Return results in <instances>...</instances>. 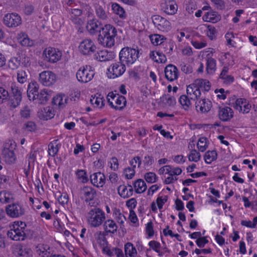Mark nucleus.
Here are the masks:
<instances>
[{"label":"nucleus","mask_w":257,"mask_h":257,"mask_svg":"<svg viewBox=\"0 0 257 257\" xmlns=\"http://www.w3.org/2000/svg\"><path fill=\"white\" fill-rule=\"evenodd\" d=\"M116 35V28L111 25L106 24L101 28V31L98 35V41L103 46L111 48L114 45V38Z\"/></svg>","instance_id":"f257e3e1"},{"label":"nucleus","mask_w":257,"mask_h":257,"mask_svg":"<svg viewBox=\"0 0 257 257\" xmlns=\"http://www.w3.org/2000/svg\"><path fill=\"white\" fill-rule=\"evenodd\" d=\"M139 57V50L129 47L122 48L119 53V60L128 67L135 64Z\"/></svg>","instance_id":"f03ea898"},{"label":"nucleus","mask_w":257,"mask_h":257,"mask_svg":"<svg viewBox=\"0 0 257 257\" xmlns=\"http://www.w3.org/2000/svg\"><path fill=\"white\" fill-rule=\"evenodd\" d=\"M88 224L91 227H97L100 226L105 219V214L98 207H94L88 211L87 215Z\"/></svg>","instance_id":"7ed1b4c3"},{"label":"nucleus","mask_w":257,"mask_h":257,"mask_svg":"<svg viewBox=\"0 0 257 257\" xmlns=\"http://www.w3.org/2000/svg\"><path fill=\"white\" fill-rule=\"evenodd\" d=\"M11 90L12 93L8 100V105L12 110L20 104L22 99V92L21 88L14 84L11 85Z\"/></svg>","instance_id":"20e7f679"},{"label":"nucleus","mask_w":257,"mask_h":257,"mask_svg":"<svg viewBox=\"0 0 257 257\" xmlns=\"http://www.w3.org/2000/svg\"><path fill=\"white\" fill-rule=\"evenodd\" d=\"M107 99L109 105L115 109L122 110L126 103V99L124 96L114 94L113 92L108 94Z\"/></svg>","instance_id":"39448f33"},{"label":"nucleus","mask_w":257,"mask_h":257,"mask_svg":"<svg viewBox=\"0 0 257 257\" xmlns=\"http://www.w3.org/2000/svg\"><path fill=\"white\" fill-rule=\"evenodd\" d=\"M16 147L15 143L11 141H9L4 144L2 155L7 163L12 164L15 162L16 157L14 150L15 149Z\"/></svg>","instance_id":"423d86ee"},{"label":"nucleus","mask_w":257,"mask_h":257,"mask_svg":"<svg viewBox=\"0 0 257 257\" xmlns=\"http://www.w3.org/2000/svg\"><path fill=\"white\" fill-rule=\"evenodd\" d=\"M2 22L7 27L14 28L22 24V19L20 16L17 13H8L3 17Z\"/></svg>","instance_id":"0eeeda50"},{"label":"nucleus","mask_w":257,"mask_h":257,"mask_svg":"<svg viewBox=\"0 0 257 257\" xmlns=\"http://www.w3.org/2000/svg\"><path fill=\"white\" fill-rule=\"evenodd\" d=\"M91 68L90 66L87 65L80 68L76 73L77 80L83 83L90 81L94 75V72Z\"/></svg>","instance_id":"6e6552de"},{"label":"nucleus","mask_w":257,"mask_h":257,"mask_svg":"<svg viewBox=\"0 0 257 257\" xmlns=\"http://www.w3.org/2000/svg\"><path fill=\"white\" fill-rule=\"evenodd\" d=\"M78 48L80 52L86 56H90L96 51V46L94 42L88 39H86L81 42Z\"/></svg>","instance_id":"1a4fd4ad"},{"label":"nucleus","mask_w":257,"mask_h":257,"mask_svg":"<svg viewBox=\"0 0 257 257\" xmlns=\"http://www.w3.org/2000/svg\"><path fill=\"white\" fill-rule=\"evenodd\" d=\"M44 60L50 63H56L58 61L62 56L61 52L54 48L49 47L43 51Z\"/></svg>","instance_id":"9d476101"},{"label":"nucleus","mask_w":257,"mask_h":257,"mask_svg":"<svg viewBox=\"0 0 257 257\" xmlns=\"http://www.w3.org/2000/svg\"><path fill=\"white\" fill-rule=\"evenodd\" d=\"M152 20L154 26L160 31L168 32L171 29L170 22L159 15H154Z\"/></svg>","instance_id":"9b49d317"},{"label":"nucleus","mask_w":257,"mask_h":257,"mask_svg":"<svg viewBox=\"0 0 257 257\" xmlns=\"http://www.w3.org/2000/svg\"><path fill=\"white\" fill-rule=\"evenodd\" d=\"M7 215L13 218L19 217L25 213V209L19 204L13 203L6 207Z\"/></svg>","instance_id":"f8f14e48"},{"label":"nucleus","mask_w":257,"mask_h":257,"mask_svg":"<svg viewBox=\"0 0 257 257\" xmlns=\"http://www.w3.org/2000/svg\"><path fill=\"white\" fill-rule=\"evenodd\" d=\"M110 67L111 68V71L108 77L112 79L121 76L126 70V65L120 60L118 62L112 64Z\"/></svg>","instance_id":"ddd939ff"},{"label":"nucleus","mask_w":257,"mask_h":257,"mask_svg":"<svg viewBox=\"0 0 257 257\" xmlns=\"http://www.w3.org/2000/svg\"><path fill=\"white\" fill-rule=\"evenodd\" d=\"M56 80L55 74L50 71H44L39 74V81L44 86L53 84Z\"/></svg>","instance_id":"4468645a"},{"label":"nucleus","mask_w":257,"mask_h":257,"mask_svg":"<svg viewBox=\"0 0 257 257\" xmlns=\"http://www.w3.org/2000/svg\"><path fill=\"white\" fill-rule=\"evenodd\" d=\"M8 237L16 241L24 240L26 237L24 230L19 228L18 226H13L7 232Z\"/></svg>","instance_id":"2eb2a0df"},{"label":"nucleus","mask_w":257,"mask_h":257,"mask_svg":"<svg viewBox=\"0 0 257 257\" xmlns=\"http://www.w3.org/2000/svg\"><path fill=\"white\" fill-rule=\"evenodd\" d=\"M162 10L167 14L173 15L177 11L178 7L173 0H165L161 4Z\"/></svg>","instance_id":"dca6fc26"},{"label":"nucleus","mask_w":257,"mask_h":257,"mask_svg":"<svg viewBox=\"0 0 257 257\" xmlns=\"http://www.w3.org/2000/svg\"><path fill=\"white\" fill-rule=\"evenodd\" d=\"M234 107L238 111L243 113H247L250 110L251 105L244 98H238L236 100Z\"/></svg>","instance_id":"f3484780"},{"label":"nucleus","mask_w":257,"mask_h":257,"mask_svg":"<svg viewBox=\"0 0 257 257\" xmlns=\"http://www.w3.org/2000/svg\"><path fill=\"white\" fill-rule=\"evenodd\" d=\"M101 26L100 22L96 19H93L88 21L86 28L90 34L93 35L101 31L102 27Z\"/></svg>","instance_id":"a211bd4d"},{"label":"nucleus","mask_w":257,"mask_h":257,"mask_svg":"<svg viewBox=\"0 0 257 257\" xmlns=\"http://www.w3.org/2000/svg\"><path fill=\"white\" fill-rule=\"evenodd\" d=\"M91 183L97 187H102L105 183V177L101 172L94 173L90 177Z\"/></svg>","instance_id":"6ab92c4d"},{"label":"nucleus","mask_w":257,"mask_h":257,"mask_svg":"<svg viewBox=\"0 0 257 257\" xmlns=\"http://www.w3.org/2000/svg\"><path fill=\"white\" fill-rule=\"evenodd\" d=\"M178 72L176 66L169 64L165 69V77L170 81H173L178 78Z\"/></svg>","instance_id":"aec40b11"},{"label":"nucleus","mask_w":257,"mask_h":257,"mask_svg":"<svg viewBox=\"0 0 257 257\" xmlns=\"http://www.w3.org/2000/svg\"><path fill=\"white\" fill-rule=\"evenodd\" d=\"M81 192L83 194L86 202L93 200L97 195L96 190L91 186H84L81 189Z\"/></svg>","instance_id":"412c9836"},{"label":"nucleus","mask_w":257,"mask_h":257,"mask_svg":"<svg viewBox=\"0 0 257 257\" xmlns=\"http://www.w3.org/2000/svg\"><path fill=\"white\" fill-rule=\"evenodd\" d=\"M39 88V84L35 81L31 82L29 84L27 88V96L30 100H35L37 94L39 93L38 92Z\"/></svg>","instance_id":"4be33fe9"},{"label":"nucleus","mask_w":257,"mask_h":257,"mask_svg":"<svg viewBox=\"0 0 257 257\" xmlns=\"http://www.w3.org/2000/svg\"><path fill=\"white\" fill-rule=\"evenodd\" d=\"M212 106V102L209 100H200L196 102L195 107L197 111H200L202 113L208 112Z\"/></svg>","instance_id":"5701e85b"},{"label":"nucleus","mask_w":257,"mask_h":257,"mask_svg":"<svg viewBox=\"0 0 257 257\" xmlns=\"http://www.w3.org/2000/svg\"><path fill=\"white\" fill-rule=\"evenodd\" d=\"M218 115L221 120L226 121L233 117V112L230 107L227 106L220 109Z\"/></svg>","instance_id":"b1692460"},{"label":"nucleus","mask_w":257,"mask_h":257,"mask_svg":"<svg viewBox=\"0 0 257 257\" xmlns=\"http://www.w3.org/2000/svg\"><path fill=\"white\" fill-rule=\"evenodd\" d=\"M112 58L111 53L105 50L99 51L93 55L94 59L100 62L109 61Z\"/></svg>","instance_id":"393cba45"},{"label":"nucleus","mask_w":257,"mask_h":257,"mask_svg":"<svg viewBox=\"0 0 257 257\" xmlns=\"http://www.w3.org/2000/svg\"><path fill=\"white\" fill-rule=\"evenodd\" d=\"M193 97L182 95L180 97L179 101L182 108L185 110H188L192 105V101L193 100Z\"/></svg>","instance_id":"a878e982"},{"label":"nucleus","mask_w":257,"mask_h":257,"mask_svg":"<svg viewBox=\"0 0 257 257\" xmlns=\"http://www.w3.org/2000/svg\"><path fill=\"white\" fill-rule=\"evenodd\" d=\"M22 57L20 54H17V56L11 58L8 61V66L12 70L18 69L21 64Z\"/></svg>","instance_id":"bb28decb"},{"label":"nucleus","mask_w":257,"mask_h":257,"mask_svg":"<svg viewBox=\"0 0 257 257\" xmlns=\"http://www.w3.org/2000/svg\"><path fill=\"white\" fill-rule=\"evenodd\" d=\"M16 255L18 257H30L32 255V250L26 246H18L16 250Z\"/></svg>","instance_id":"cd10ccee"},{"label":"nucleus","mask_w":257,"mask_h":257,"mask_svg":"<svg viewBox=\"0 0 257 257\" xmlns=\"http://www.w3.org/2000/svg\"><path fill=\"white\" fill-rule=\"evenodd\" d=\"M103 228L107 233H114L117 231V226L113 220L108 219L105 221Z\"/></svg>","instance_id":"c85d7f7f"},{"label":"nucleus","mask_w":257,"mask_h":257,"mask_svg":"<svg viewBox=\"0 0 257 257\" xmlns=\"http://www.w3.org/2000/svg\"><path fill=\"white\" fill-rule=\"evenodd\" d=\"M67 98L62 94H59L54 97L52 103L59 107V108H63L67 103Z\"/></svg>","instance_id":"c756f323"},{"label":"nucleus","mask_w":257,"mask_h":257,"mask_svg":"<svg viewBox=\"0 0 257 257\" xmlns=\"http://www.w3.org/2000/svg\"><path fill=\"white\" fill-rule=\"evenodd\" d=\"M117 191L121 197L124 198H128L133 195V188L130 187V189L128 190L126 186L124 185H120L117 188Z\"/></svg>","instance_id":"7c9ffc66"},{"label":"nucleus","mask_w":257,"mask_h":257,"mask_svg":"<svg viewBox=\"0 0 257 257\" xmlns=\"http://www.w3.org/2000/svg\"><path fill=\"white\" fill-rule=\"evenodd\" d=\"M216 70V61L212 57H207L206 71L208 74H213Z\"/></svg>","instance_id":"2f4dec72"},{"label":"nucleus","mask_w":257,"mask_h":257,"mask_svg":"<svg viewBox=\"0 0 257 257\" xmlns=\"http://www.w3.org/2000/svg\"><path fill=\"white\" fill-rule=\"evenodd\" d=\"M50 95L47 93L45 89L41 90L37 94L35 100L41 104H45L50 99Z\"/></svg>","instance_id":"473e14b6"},{"label":"nucleus","mask_w":257,"mask_h":257,"mask_svg":"<svg viewBox=\"0 0 257 257\" xmlns=\"http://www.w3.org/2000/svg\"><path fill=\"white\" fill-rule=\"evenodd\" d=\"M134 185L135 191L137 193H142L145 192L147 188L146 183L141 179H139L136 180L134 182Z\"/></svg>","instance_id":"72a5a7b5"},{"label":"nucleus","mask_w":257,"mask_h":257,"mask_svg":"<svg viewBox=\"0 0 257 257\" xmlns=\"http://www.w3.org/2000/svg\"><path fill=\"white\" fill-rule=\"evenodd\" d=\"M18 40L21 45L25 47H30L33 45V42L30 40L27 35L21 32L18 34Z\"/></svg>","instance_id":"f704fd0d"},{"label":"nucleus","mask_w":257,"mask_h":257,"mask_svg":"<svg viewBox=\"0 0 257 257\" xmlns=\"http://www.w3.org/2000/svg\"><path fill=\"white\" fill-rule=\"evenodd\" d=\"M111 9L113 13L118 15L120 18H125V13L123 8L118 4L111 3Z\"/></svg>","instance_id":"c9c22d12"},{"label":"nucleus","mask_w":257,"mask_h":257,"mask_svg":"<svg viewBox=\"0 0 257 257\" xmlns=\"http://www.w3.org/2000/svg\"><path fill=\"white\" fill-rule=\"evenodd\" d=\"M220 17L215 12H208L203 17L205 21L216 23L220 20Z\"/></svg>","instance_id":"e433bc0d"},{"label":"nucleus","mask_w":257,"mask_h":257,"mask_svg":"<svg viewBox=\"0 0 257 257\" xmlns=\"http://www.w3.org/2000/svg\"><path fill=\"white\" fill-rule=\"evenodd\" d=\"M204 158L205 163L210 164L217 159V153L215 150L208 151L205 153Z\"/></svg>","instance_id":"4c0bfd02"},{"label":"nucleus","mask_w":257,"mask_h":257,"mask_svg":"<svg viewBox=\"0 0 257 257\" xmlns=\"http://www.w3.org/2000/svg\"><path fill=\"white\" fill-rule=\"evenodd\" d=\"M57 142L58 140H54L48 146V153L52 157H55L58 152L59 147Z\"/></svg>","instance_id":"58836bf2"},{"label":"nucleus","mask_w":257,"mask_h":257,"mask_svg":"<svg viewBox=\"0 0 257 257\" xmlns=\"http://www.w3.org/2000/svg\"><path fill=\"white\" fill-rule=\"evenodd\" d=\"M161 101L167 106H173L176 104L175 97L168 94H164L160 98Z\"/></svg>","instance_id":"ea45409f"},{"label":"nucleus","mask_w":257,"mask_h":257,"mask_svg":"<svg viewBox=\"0 0 257 257\" xmlns=\"http://www.w3.org/2000/svg\"><path fill=\"white\" fill-rule=\"evenodd\" d=\"M124 251L126 256H135L137 254V250L132 243L127 242L124 245Z\"/></svg>","instance_id":"a19ab883"},{"label":"nucleus","mask_w":257,"mask_h":257,"mask_svg":"<svg viewBox=\"0 0 257 257\" xmlns=\"http://www.w3.org/2000/svg\"><path fill=\"white\" fill-rule=\"evenodd\" d=\"M104 100L103 98L100 97H96L92 96H91V98L90 100V103L92 105H93L94 107L102 108L104 105Z\"/></svg>","instance_id":"79ce46f5"},{"label":"nucleus","mask_w":257,"mask_h":257,"mask_svg":"<svg viewBox=\"0 0 257 257\" xmlns=\"http://www.w3.org/2000/svg\"><path fill=\"white\" fill-rule=\"evenodd\" d=\"M43 116L42 118L48 120L52 118L54 116V111L52 108L49 106L44 108L42 110Z\"/></svg>","instance_id":"37998d69"},{"label":"nucleus","mask_w":257,"mask_h":257,"mask_svg":"<svg viewBox=\"0 0 257 257\" xmlns=\"http://www.w3.org/2000/svg\"><path fill=\"white\" fill-rule=\"evenodd\" d=\"M113 215L117 222L120 224V228H122V224L126 220L124 215L120 212L119 209H115L113 212Z\"/></svg>","instance_id":"c03bdc74"},{"label":"nucleus","mask_w":257,"mask_h":257,"mask_svg":"<svg viewBox=\"0 0 257 257\" xmlns=\"http://www.w3.org/2000/svg\"><path fill=\"white\" fill-rule=\"evenodd\" d=\"M152 43L154 45H161L163 43L164 37L163 36L155 34L150 37Z\"/></svg>","instance_id":"a18cd8bd"},{"label":"nucleus","mask_w":257,"mask_h":257,"mask_svg":"<svg viewBox=\"0 0 257 257\" xmlns=\"http://www.w3.org/2000/svg\"><path fill=\"white\" fill-rule=\"evenodd\" d=\"M197 146L200 151L202 152H204L208 148L206 138L202 137L200 138L197 144Z\"/></svg>","instance_id":"49530a36"},{"label":"nucleus","mask_w":257,"mask_h":257,"mask_svg":"<svg viewBox=\"0 0 257 257\" xmlns=\"http://www.w3.org/2000/svg\"><path fill=\"white\" fill-rule=\"evenodd\" d=\"M95 12L97 17L102 20H105L108 18L107 13L101 6L96 7Z\"/></svg>","instance_id":"de8ad7c7"},{"label":"nucleus","mask_w":257,"mask_h":257,"mask_svg":"<svg viewBox=\"0 0 257 257\" xmlns=\"http://www.w3.org/2000/svg\"><path fill=\"white\" fill-rule=\"evenodd\" d=\"M200 154L195 149L191 150L188 156L189 160L195 162H198L200 160Z\"/></svg>","instance_id":"09e8293b"},{"label":"nucleus","mask_w":257,"mask_h":257,"mask_svg":"<svg viewBox=\"0 0 257 257\" xmlns=\"http://www.w3.org/2000/svg\"><path fill=\"white\" fill-rule=\"evenodd\" d=\"M101 235L102 240V250L103 252H105L108 255L111 256L113 255L112 252L107 247V241L106 238L104 236V234L102 232L100 233Z\"/></svg>","instance_id":"8fccbe9b"},{"label":"nucleus","mask_w":257,"mask_h":257,"mask_svg":"<svg viewBox=\"0 0 257 257\" xmlns=\"http://www.w3.org/2000/svg\"><path fill=\"white\" fill-rule=\"evenodd\" d=\"M12 194L5 191L0 192V202L3 203H8L12 199Z\"/></svg>","instance_id":"3c124183"},{"label":"nucleus","mask_w":257,"mask_h":257,"mask_svg":"<svg viewBox=\"0 0 257 257\" xmlns=\"http://www.w3.org/2000/svg\"><path fill=\"white\" fill-rule=\"evenodd\" d=\"M144 178L146 181L149 183H153L157 181V177L155 173L148 172L145 174Z\"/></svg>","instance_id":"603ef678"},{"label":"nucleus","mask_w":257,"mask_h":257,"mask_svg":"<svg viewBox=\"0 0 257 257\" xmlns=\"http://www.w3.org/2000/svg\"><path fill=\"white\" fill-rule=\"evenodd\" d=\"M123 174L127 179H132L135 174V169L130 167L126 168L123 170Z\"/></svg>","instance_id":"864d4df0"},{"label":"nucleus","mask_w":257,"mask_h":257,"mask_svg":"<svg viewBox=\"0 0 257 257\" xmlns=\"http://www.w3.org/2000/svg\"><path fill=\"white\" fill-rule=\"evenodd\" d=\"M76 175L81 182L84 183L88 182V179L86 176V174L84 170H78L76 172Z\"/></svg>","instance_id":"5fc2aeb1"},{"label":"nucleus","mask_w":257,"mask_h":257,"mask_svg":"<svg viewBox=\"0 0 257 257\" xmlns=\"http://www.w3.org/2000/svg\"><path fill=\"white\" fill-rule=\"evenodd\" d=\"M17 79L19 82L24 83L27 81V74L23 70H19L17 73Z\"/></svg>","instance_id":"6e6d98bb"},{"label":"nucleus","mask_w":257,"mask_h":257,"mask_svg":"<svg viewBox=\"0 0 257 257\" xmlns=\"http://www.w3.org/2000/svg\"><path fill=\"white\" fill-rule=\"evenodd\" d=\"M9 96V92L3 87H0V103L7 100Z\"/></svg>","instance_id":"4d7b16f0"},{"label":"nucleus","mask_w":257,"mask_h":257,"mask_svg":"<svg viewBox=\"0 0 257 257\" xmlns=\"http://www.w3.org/2000/svg\"><path fill=\"white\" fill-rule=\"evenodd\" d=\"M180 67L181 71L187 74H190L193 71L192 67L189 64L183 63L180 64Z\"/></svg>","instance_id":"13d9d810"},{"label":"nucleus","mask_w":257,"mask_h":257,"mask_svg":"<svg viewBox=\"0 0 257 257\" xmlns=\"http://www.w3.org/2000/svg\"><path fill=\"white\" fill-rule=\"evenodd\" d=\"M20 114L21 116L23 118H29L30 116V109L29 107L26 105L23 107L20 111Z\"/></svg>","instance_id":"bf43d9fd"},{"label":"nucleus","mask_w":257,"mask_h":257,"mask_svg":"<svg viewBox=\"0 0 257 257\" xmlns=\"http://www.w3.org/2000/svg\"><path fill=\"white\" fill-rule=\"evenodd\" d=\"M141 163L142 161L141 158L138 156L134 157L130 162V164L133 167L132 168H133L134 169L136 167L137 164H138V167H140Z\"/></svg>","instance_id":"052dcab7"},{"label":"nucleus","mask_w":257,"mask_h":257,"mask_svg":"<svg viewBox=\"0 0 257 257\" xmlns=\"http://www.w3.org/2000/svg\"><path fill=\"white\" fill-rule=\"evenodd\" d=\"M146 230L149 237H152L154 235V231L153 229V223L151 221L147 223Z\"/></svg>","instance_id":"680f3d73"},{"label":"nucleus","mask_w":257,"mask_h":257,"mask_svg":"<svg viewBox=\"0 0 257 257\" xmlns=\"http://www.w3.org/2000/svg\"><path fill=\"white\" fill-rule=\"evenodd\" d=\"M149 245L153 250L157 252H159V248L161 247V244L156 241L152 240L149 242Z\"/></svg>","instance_id":"e2e57ef3"},{"label":"nucleus","mask_w":257,"mask_h":257,"mask_svg":"<svg viewBox=\"0 0 257 257\" xmlns=\"http://www.w3.org/2000/svg\"><path fill=\"white\" fill-rule=\"evenodd\" d=\"M154 162V158L152 156H146L144 157V159L143 160V163L145 166H150L152 165Z\"/></svg>","instance_id":"0e129e2a"},{"label":"nucleus","mask_w":257,"mask_h":257,"mask_svg":"<svg viewBox=\"0 0 257 257\" xmlns=\"http://www.w3.org/2000/svg\"><path fill=\"white\" fill-rule=\"evenodd\" d=\"M36 151H34V152H31L29 155H28V161H29V163H28V168H29V169H30V165H31V163H34L35 161V159H36Z\"/></svg>","instance_id":"69168bd1"},{"label":"nucleus","mask_w":257,"mask_h":257,"mask_svg":"<svg viewBox=\"0 0 257 257\" xmlns=\"http://www.w3.org/2000/svg\"><path fill=\"white\" fill-rule=\"evenodd\" d=\"M156 53L158 56L159 59L155 60V62L158 63H165L167 61V58L162 52H157Z\"/></svg>","instance_id":"338daca9"},{"label":"nucleus","mask_w":257,"mask_h":257,"mask_svg":"<svg viewBox=\"0 0 257 257\" xmlns=\"http://www.w3.org/2000/svg\"><path fill=\"white\" fill-rule=\"evenodd\" d=\"M59 202L62 204L64 205L67 204L68 201V196L66 193H63L58 198Z\"/></svg>","instance_id":"774afa93"}]
</instances>
